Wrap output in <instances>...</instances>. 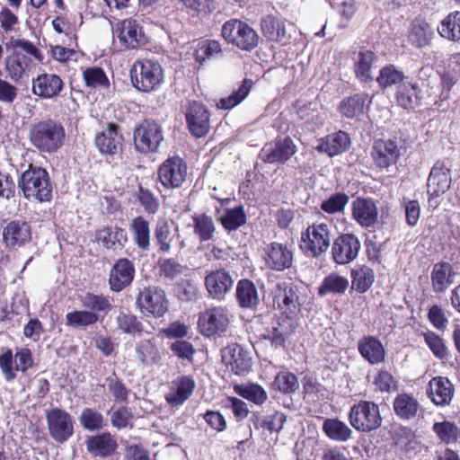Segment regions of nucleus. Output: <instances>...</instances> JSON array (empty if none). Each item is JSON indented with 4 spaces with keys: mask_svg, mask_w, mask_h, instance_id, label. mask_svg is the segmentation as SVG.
Listing matches in <instances>:
<instances>
[{
    "mask_svg": "<svg viewBox=\"0 0 460 460\" xmlns=\"http://www.w3.org/2000/svg\"><path fill=\"white\" fill-rule=\"evenodd\" d=\"M87 450L95 456H109L116 450L117 442L110 433L92 436L86 440Z\"/></svg>",
    "mask_w": 460,
    "mask_h": 460,
    "instance_id": "473e14b6",
    "label": "nucleus"
},
{
    "mask_svg": "<svg viewBox=\"0 0 460 460\" xmlns=\"http://www.w3.org/2000/svg\"><path fill=\"white\" fill-rule=\"evenodd\" d=\"M252 421L255 429H265L270 432H279L287 420L285 413L276 411L270 416L262 417L259 413H252Z\"/></svg>",
    "mask_w": 460,
    "mask_h": 460,
    "instance_id": "c03bdc74",
    "label": "nucleus"
},
{
    "mask_svg": "<svg viewBox=\"0 0 460 460\" xmlns=\"http://www.w3.org/2000/svg\"><path fill=\"white\" fill-rule=\"evenodd\" d=\"M31 239V226L25 220H12L3 229V241L7 248L15 249L24 246Z\"/></svg>",
    "mask_w": 460,
    "mask_h": 460,
    "instance_id": "6ab92c4d",
    "label": "nucleus"
},
{
    "mask_svg": "<svg viewBox=\"0 0 460 460\" xmlns=\"http://www.w3.org/2000/svg\"><path fill=\"white\" fill-rule=\"evenodd\" d=\"M433 31L429 23L423 19H415L411 23L408 32L410 43L418 49L429 44Z\"/></svg>",
    "mask_w": 460,
    "mask_h": 460,
    "instance_id": "c9c22d12",
    "label": "nucleus"
},
{
    "mask_svg": "<svg viewBox=\"0 0 460 460\" xmlns=\"http://www.w3.org/2000/svg\"><path fill=\"white\" fill-rule=\"evenodd\" d=\"M155 236L159 251L168 252L172 247V235L171 226L166 219H159L156 223Z\"/></svg>",
    "mask_w": 460,
    "mask_h": 460,
    "instance_id": "4d7b16f0",
    "label": "nucleus"
},
{
    "mask_svg": "<svg viewBox=\"0 0 460 460\" xmlns=\"http://www.w3.org/2000/svg\"><path fill=\"white\" fill-rule=\"evenodd\" d=\"M129 230L136 245L143 251L149 250L151 236L149 222L143 217L138 216L132 219Z\"/></svg>",
    "mask_w": 460,
    "mask_h": 460,
    "instance_id": "4c0bfd02",
    "label": "nucleus"
},
{
    "mask_svg": "<svg viewBox=\"0 0 460 460\" xmlns=\"http://www.w3.org/2000/svg\"><path fill=\"white\" fill-rule=\"evenodd\" d=\"M64 82L56 74L42 73L32 80V93L41 99H52L59 95Z\"/></svg>",
    "mask_w": 460,
    "mask_h": 460,
    "instance_id": "412c9836",
    "label": "nucleus"
},
{
    "mask_svg": "<svg viewBox=\"0 0 460 460\" xmlns=\"http://www.w3.org/2000/svg\"><path fill=\"white\" fill-rule=\"evenodd\" d=\"M296 152L294 141L289 137L278 138L266 144L260 152V158L264 163H285Z\"/></svg>",
    "mask_w": 460,
    "mask_h": 460,
    "instance_id": "2eb2a0df",
    "label": "nucleus"
},
{
    "mask_svg": "<svg viewBox=\"0 0 460 460\" xmlns=\"http://www.w3.org/2000/svg\"><path fill=\"white\" fill-rule=\"evenodd\" d=\"M432 429L438 438L446 444L455 442L459 433L457 427L453 422L447 420L435 422Z\"/></svg>",
    "mask_w": 460,
    "mask_h": 460,
    "instance_id": "680f3d73",
    "label": "nucleus"
},
{
    "mask_svg": "<svg viewBox=\"0 0 460 460\" xmlns=\"http://www.w3.org/2000/svg\"><path fill=\"white\" fill-rule=\"evenodd\" d=\"M403 78V73L396 69L394 66L390 65L380 70L379 75L376 77V81L380 87L386 88L402 83Z\"/></svg>",
    "mask_w": 460,
    "mask_h": 460,
    "instance_id": "052dcab7",
    "label": "nucleus"
},
{
    "mask_svg": "<svg viewBox=\"0 0 460 460\" xmlns=\"http://www.w3.org/2000/svg\"><path fill=\"white\" fill-rule=\"evenodd\" d=\"M438 33L451 40H460V11L449 13L438 28Z\"/></svg>",
    "mask_w": 460,
    "mask_h": 460,
    "instance_id": "09e8293b",
    "label": "nucleus"
},
{
    "mask_svg": "<svg viewBox=\"0 0 460 460\" xmlns=\"http://www.w3.org/2000/svg\"><path fill=\"white\" fill-rule=\"evenodd\" d=\"M80 302L84 308L97 314L101 312L107 313L112 306L107 297L93 293H86L82 296Z\"/></svg>",
    "mask_w": 460,
    "mask_h": 460,
    "instance_id": "6e6d98bb",
    "label": "nucleus"
},
{
    "mask_svg": "<svg viewBox=\"0 0 460 460\" xmlns=\"http://www.w3.org/2000/svg\"><path fill=\"white\" fill-rule=\"evenodd\" d=\"M360 248V241L356 235L342 234L334 239L332 243V260L340 265L349 264L358 257Z\"/></svg>",
    "mask_w": 460,
    "mask_h": 460,
    "instance_id": "ddd939ff",
    "label": "nucleus"
},
{
    "mask_svg": "<svg viewBox=\"0 0 460 460\" xmlns=\"http://www.w3.org/2000/svg\"><path fill=\"white\" fill-rule=\"evenodd\" d=\"M354 219L363 227H371L377 221L378 210L370 199L358 198L352 202Z\"/></svg>",
    "mask_w": 460,
    "mask_h": 460,
    "instance_id": "c756f323",
    "label": "nucleus"
},
{
    "mask_svg": "<svg viewBox=\"0 0 460 460\" xmlns=\"http://www.w3.org/2000/svg\"><path fill=\"white\" fill-rule=\"evenodd\" d=\"M361 357L371 365L383 363L385 359V349L381 341L375 336H364L358 342Z\"/></svg>",
    "mask_w": 460,
    "mask_h": 460,
    "instance_id": "cd10ccee",
    "label": "nucleus"
},
{
    "mask_svg": "<svg viewBox=\"0 0 460 460\" xmlns=\"http://www.w3.org/2000/svg\"><path fill=\"white\" fill-rule=\"evenodd\" d=\"M233 276L225 269H217L205 277L206 289L213 299L223 300L234 287Z\"/></svg>",
    "mask_w": 460,
    "mask_h": 460,
    "instance_id": "dca6fc26",
    "label": "nucleus"
},
{
    "mask_svg": "<svg viewBox=\"0 0 460 460\" xmlns=\"http://www.w3.org/2000/svg\"><path fill=\"white\" fill-rule=\"evenodd\" d=\"M115 34L119 41L128 49H137L143 41L142 28L136 20L126 19L117 24Z\"/></svg>",
    "mask_w": 460,
    "mask_h": 460,
    "instance_id": "bb28decb",
    "label": "nucleus"
},
{
    "mask_svg": "<svg viewBox=\"0 0 460 460\" xmlns=\"http://www.w3.org/2000/svg\"><path fill=\"white\" fill-rule=\"evenodd\" d=\"M186 120L190 132L195 137H202L208 133L209 112L203 104L198 102H190L186 111Z\"/></svg>",
    "mask_w": 460,
    "mask_h": 460,
    "instance_id": "a211bd4d",
    "label": "nucleus"
},
{
    "mask_svg": "<svg viewBox=\"0 0 460 460\" xmlns=\"http://www.w3.org/2000/svg\"><path fill=\"white\" fill-rule=\"evenodd\" d=\"M351 288L358 293L367 292L374 283L375 274L367 266H359L351 270Z\"/></svg>",
    "mask_w": 460,
    "mask_h": 460,
    "instance_id": "a18cd8bd",
    "label": "nucleus"
},
{
    "mask_svg": "<svg viewBox=\"0 0 460 460\" xmlns=\"http://www.w3.org/2000/svg\"><path fill=\"white\" fill-rule=\"evenodd\" d=\"M49 436L58 443H64L74 433V420L65 410L54 408L46 412Z\"/></svg>",
    "mask_w": 460,
    "mask_h": 460,
    "instance_id": "9b49d317",
    "label": "nucleus"
},
{
    "mask_svg": "<svg viewBox=\"0 0 460 460\" xmlns=\"http://www.w3.org/2000/svg\"><path fill=\"white\" fill-rule=\"evenodd\" d=\"M19 187L27 199L49 201L52 197V186L49 173L40 167L30 166L21 176Z\"/></svg>",
    "mask_w": 460,
    "mask_h": 460,
    "instance_id": "7ed1b4c3",
    "label": "nucleus"
},
{
    "mask_svg": "<svg viewBox=\"0 0 460 460\" xmlns=\"http://www.w3.org/2000/svg\"><path fill=\"white\" fill-rule=\"evenodd\" d=\"M420 90L416 83H402L397 88L398 104L404 109H413L419 105Z\"/></svg>",
    "mask_w": 460,
    "mask_h": 460,
    "instance_id": "ea45409f",
    "label": "nucleus"
},
{
    "mask_svg": "<svg viewBox=\"0 0 460 460\" xmlns=\"http://www.w3.org/2000/svg\"><path fill=\"white\" fill-rule=\"evenodd\" d=\"M292 261L293 253L287 245L272 243L267 247L265 261L269 268L283 270L291 266Z\"/></svg>",
    "mask_w": 460,
    "mask_h": 460,
    "instance_id": "c85d7f7f",
    "label": "nucleus"
},
{
    "mask_svg": "<svg viewBox=\"0 0 460 460\" xmlns=\"http://www.w3.org/2000/svg\"><path fill=\"white\" fill-rule=\"evenodd\" d=\"M349 199V196L343 192L334 193L323 200L320 208L328 214L341 213L344 210Z\"/></svg>",
    "mask_w": 460,
    "mask_h": 460,
    "instance_id": "0e129e2a",
    "label": "nucleus"
},
{
    "mask_svg": "<svg viewBox=\"0 0 460 460\" xmlns=\"http://www.w3.org/2000/svg\"><path fill=\"white\" fill-rule=\"evenodd\" d=\"M332 226L325 223H315L302 233L301 248L313 257L324 253L330 247Z\"/></svg>",
    "mask_w": 460,
    "mask_h": 460,
    "instance_id": "423d86ee",
    "label": "nucleus"
},
{
    "mask_svg": "<svg viewBox=\"0 0 460 460\" xmlns=\"http://www.w3.org/2000/svg\"><path fill=\"white\" fill-rule=\"evenodd\" d=\"M96 240L106 249L122 248L128 241L127 234L120 227H103L96 231Z\"/></svg>",
    "mask_w": 460,
    "mask_h": 460,
    "instance_id": "f704fd0d",
    "label": "nucleus"
},
{
    "mask_svg": "<svg viewBox=\"0 0 460 460\" xmlns=\"http://www.w3.org/2000/svg\"><path fill=\"white\" fill-rule=\"evenodd\" d=\"M222 51L221 45L217 40H207L199 44L195 51L196 61L200 65L207 59L214 58Z\"/></svg>",
    "mask_w": 460,
    "mask_h": 460,
    "instance_id": "69168bd1",
    "label": "nucleus"
},
{
    "mask_svg": "<svg viewBox=\"0 0 460 460\" xmlns=\"http://www.w3.org/2000/svg\"><path fill=\"white\" fill-rule=\"evenodd\" d=\"M296 326V321L291 316L283 315L277 320L272 328L264 335V338L270 341L273 347L284 348Z\"/></svg>",
    "mask_w": 460,
    "mask_h": 460,
    "instance_id": "5701e85b",
    "label": "nucleus"
},
{
    "mask_svg": "<svg viewBox=\"0 0 460 460\" xmlns=\"http://www.w3.org/2000/svg\"><path fill=\"white\" fill-rule=\"evenodd\" d=\"M263 36L270 41L286 45L291 40L292 24L287 28L285 22L273 15H267L261 21Z\"/></svg>",
    "mask_w": 460,
    "mask_h": 460,
    "instance_id": "4be33fe9",
    "label": "nucleus"
},
{
    "mask_svg": "<svg viewBox=\"0 0 460 460\" xmlns=\"http://www.w3.org/2000/svg\"><path fill=\"white\" fill-rule=\"evenodd\" d=\"M274 386L283 394H292L298 389L299 384L297 377L293 373L281 371L275 377Z\"/></svg>",
    "mask_w": 460,
    "mask_h": 460,
    "instance_id": "e2e57ef3",
    "label": "nucleus"
},
{
    "mask_svg": "<svg viewBox=\"0 0 460 460\" xmlns=\"http://www.w3.org/2000/svg\"><path fill=\"white\" fill-rule=\"evenodd\" d=\"M32 365V354L27 348L17 349L14 356L11 349L0 355V368L8 381L16 377L17 371L26 372Z\"/></svg>",
    "mask_w": 460,
    "mask_h": 460,
    "instance_id": "f8f14e48",
    "label": "nucleus"
},
{
    "mask_svg": "<svg viewBox=\"0 0 460 460\" xmlns=\"http://www.w3.org/2000/svg\"><path fill=\"white\" fill-rule=\"evenodd\" d=\"M452 267L449 263H437L431 272L432 286L435 292H443L452 283Z\"/></svg>",
    "mask_w": 460,
    "mask_h": 460,
    "instance_id": "49530a36",
    "label": "nucleus"
},
{
    "mask_svg": "<svg viewBox=\"0 0 460 460\" xmlns=\"http://www.w3.org/2000/svg\"><path fill=\"white\" fill-rule=\"evenodd\" d=\"M246 221V216L242 207L229 209L221 217L223 226L228 231H234L243 226Z\"/></svg>",
    "mask_w": 460,
    "mask_h": 460,
    "instance_id": "338daca9",
    "label": "nucleus"
},
{
    "mask_svg": "<svg viewBox=\"0 0 460 460\" xmlns=\"http://www.w3.org/2000/svg\"><path fill=\"white\" fill-rule=\"evenodd\" d=\"M230 323V313L225 306H213L201 312L198 326L200 332L207 337L221 335L226 332Z\"/></svg>",
    "mask_w": 460,
    "mask_h": 460,
    "instance_id": "1a4fd4ad",
    "label": "nucleus"
},
{
    "mask_svg": "<svg viewBox=\"0 0 460 460\" xmlns=\"http://www.w3.org/2000/svg\"><path fill=\"white\" fill-rule=\"evenodd\" d=\"M349 288V279L337 273H331L323 279L318 293L324 296L329 293L343 294Z\"/></svg>",
    "mask_w": 460,
    "mask_h": 460,
    "instance_id": "de8ad7c7",
    "label": "nucleus"
},
{
    "mask_svg": "<svg viewBox=\"0 0 460 460\" xmlns=\"http://www.w3.org/2000/svg\"><path fill=\"white\" fill-rule=\"evenodd\" d=\"M323 431L327 438L338 442H346L352 435L350 428L337 418L325 419L323 423Z\"/></svg>",
    "mask_w": 460,
    "mask_h": 460,
    "instance_id": "58836bf2",
    "label": "nucleus"
},
{
    "mask_svg": "<svg viewBox=\"0 0 460 460\" xmlns=\"http://www.w3.org/2000/svg\"><path fill=\"white\" fill-rule=\"evenodd\" d=\"M223 361L236 375H243L249 372L252 366L249 352L237 344L228 346L224 349Z\"/></svg>",
    "mask_w": 460,
    "mask_h": 460,
    "instance_id": "b1692460",
    "label": "nucleus"
},
{
    "mask_svg": "<svg viewBox=\"0 0 460 460\" xmlns=\"http://www.w3.org/2000/svg\"><path fill=\"white\" fill-rule=\"evenodd\" d=\"M118 329L123 333L135 335L142 332L143 324L137 317L128 311H120L116 318Z\"/></svg>",
    "mask_w": 460,
    "mask_h": 460,
    "instance_id": "5fc2aeb1",
    "label": "nucleus"
},
{
    "mask_svg": "<svg viewBox=\"0 0 460 460\" xmlns=\"http://www.w3.org/2000/svg\"><path fill=\"white\" fill-rule=\"evenodd\" d=\"M99 316L89 310H75L66 315V325L73 328H86L96 323Z\"/></svg>",
    "mask_w": 460,
    "mask_h": 460,
    "instance_id": "3c124183",
    "label": "nucleus"
},
{
    "mask_svg": "<svg viewBox=\"0 0 460 460\" xmlns=\"http://www.w3.org/2000/svg\"><path fill=\"white\" fill-rule=\"evenodd\" d=\"M428 394L437 405H447L453 398L454 386L447 377H434L429 383Z\"/></svg>",
    "mask_w": 460,
    "mask_h": 460,
    "instance_id": "7c9ffc66",
    "label": "nucleus"
},
{
    "mask_svg": "<svg viewBox=\"0 0 460 460\" xmlns=\"http://www.w3.org/2000/svg\"><path fill=\"white\" fill-rule=\"evenodd\" d=\"M158 180L167 189L182 186L188 175V166L180 156L167 158L158 168Z\"/></svg>",
    "mask_w": 460,
    "mask_h": 460,
    "instance_id": "9d476101",
    "label": "nucleus"
},
{
    "mask_svg": "<svg viewBox=\"0 0 460 460\" xmlns=\"http://www.w3.org/2000/svg\"><path fill=\"white\" fill-rule=\"evenodd\" d=\"M133 139L135 147L139 153L156 152L164 140L162 128L158 123L146 119L136 127Z\"/></svg>",
    "mask_w": 460,
    "mask_h": 460,
    "instance_id": "0eeeda50",
    "label": "nucleus"
},
{
    "mask_svg": "<svg viewBox=\"0 0 460 460\" xmlns=\"http://www.w3.org/2000/svg\"><path fill=\"white\" fill-rule=\"evenodd\" d=\"M196 384L192 377L181 376L172 380L165 400L172 406H180L192 394Z\"/></svg>",
    "mask_w": 460,
    "mask_h": 460,
    "instance_id": "a878e982",
    "label": "nucleus"
},
{
    "mask_svg": "<svg viewBox=\"0 0 460 460\" xmlns=\"http://www.w3.org/2000/svg\"><path fill=\"white\" fill-rule=\"evenodd\" d=\"M221 34L228 43L247 51L255 49L260 40L251 26L237 19L226 22L222 26Z\"/></svg>",
    "mask_w": 460,
    "mask_h": 460,
    "instance_id": "20e7f679",
    "label": "nucleus"
},
{
    "mask_svg": "<svg viewBox=\"0 0 460 460\" xmlns=\"http://www.w3.org/2000/svg\"><path fill=\"white\" fill-rule=\"evenodd\" d=\"M252 84V82L251 80L244 79L236 91L226 98H221L217 103V107L223 110H230L235 107L246 98Z\"/></svg>",
    "mask_w": 460,
    "mask_h": 460,
    "instance_id": "864d4df0",
    "label": "nucleus"
},
{
    "mask_svg": "<svg viewBox=\"0 0 460 460\" xmlns=\"http://www.w3.org/2000/svg\"><path fill=\"white\" fill-rule=\"evenodd\" d=\"M132 85L142 93L159 90L164 81V73L159 62L152 59L136 61L130 69Z\"/></svg>",
    "mask_w": 460,
    "mask_h": 460,
    "instance_id": "f257e3e1",
    "label": "nucleus"
},
{
    "mask_svg": "<svg viewBox=\"0 0 460 460\" xmlns=\"http://www.w3.org/2000/svg\"><path fill=\"white\" fill-rule=\"evenodd\" d=\"M134 277V263L126 258L119 259L110 270L109 286L111 290L120 292L132 283Z\"/></svg>",
    "mask_w": 460,
    "mask_h": 460,
    "instance_id": "aec40b11",
    "label": "nucleus"
},
{
    "mask_svg": "<svg viewBox=\"0 0 460 460\" xmlns=\"http://www.w3.org/2000/svg\"><path fill=\"white\" fill-rule=\"evenodd\" d=\"M394 411L398 418L410 420L418 416L420 404L416 398L408 394H400L394 400Z\"/></svg>",
    "mask_w": 460,
    "mask_h": 460,
    "instance_id": "e433bc0d",
    "label": "nucleus"
},
{
    "mask_svg": "<svg viewBox=\"0 0 460 460\" xmlns=\"http://www.w3.org/2000/svg\"><path fill=\"white\" fill-rule=\"evenodd\" d=\"M286 313L295 314L302 304L299 288L296 286H286L279 296Z\"/></svg>",
    "mask_w": 460,
    "mask_h": 460,
    "instance_id": "603ef678",
    "label": "nucleus"
},
{
    "mask_svg": "<svg viewBox=\"0 0 460 460\" xmlns=\"http://www.w3.org/2000/svg\"><path fill=\"white\" fill-rule=\"evenodd\" d=\"M122 137L118 133V127L109 123L106 129L95 137V145L102 154H115L119 148Z\"/></svg>",
    "mask_w": 460,
    "mask_h": 460,
    "instance_id": "2f4dec72",
    "label": "nucleus"
},
{
    "mask_svg": "<svg viewBox=\"0 0 460 460\" xmlns=\"http://www.w3.org/2000/svg\"><path fill=\"white\" fill-rule=\"evenodd\" d=\"M451 185V172L450 169L442 161L435 163L430 170L427 189L429 195V203L430 205H438V202H433L435 199L444 194Z\"/></svg>",
    "mask_w": 460,
    "mask_h": 460,
    "instance_id": "4468645a",
    "label": "nucleus"
},
{
    "mask_svg": "<svg viewBox=\"0 0 460 460\" xmlns=\"http://www.w3.org/2000/svg\"><path fill=\"white\" fill-rule=\"evenodd\" d=\"M423 337L426 344L436 358L444 359L447 357L448 351L441 337L433 332H424Z\"/></svg>",
    "mask_w": 460,
    "mask_h": 460,
    "instance_id": "774afa93",
    "label": "nucleus"
},
{
    "mask_svg": "<svg viewBox=\"0 0 460 460\" xmlns=\"http://www.w3.org/2000/svg\"><path fill=\"white\" fill-rule=\"evenodd\" d=\"M137 307L145 315L162 317L168 311V300L164 290L158 287H147L139 291Z\"/></svg>",
    "mask_w": 460,
    "mask_h": 460,
    "instance_id": "6e6552de",
    "label": "nucleus"
},
{
    "mask_svg": "<svg viewBox=\"0 0 460 460\" xmlns=\"http://www.w3.org/2000/svg\"><path fill=\"white\" fill-rule=\"evenodd\" d=\"M350 425L358 431L371 432L382 424L379 407L370 401H359L349 412Z\"/></svg>",
    "mask_w": 460,
    "mask_h": 460,
    "instance_id": "39448f33",
    "label": "nucleus"
},
{
    "mask_svg": "<svg viewBox=\"0 0 460 460\" xmlns=\"http://www.w3.org/2000/svg\"><path fill=\"white\" fill-rule=\"evenodd\" d=\"M63 126L52 119L38 122L30 130V140L41 152L53 153L59 149L65 139Z\"/></svg>",
    "mask_w": 460,
    "mask_h": 460,
    "instance_id": "f03ea898",
    "label": "nucleus"
},
{
    "mask_svg": "<svg viewBox=\"0 0 460 460\" xmlns=\"http://www.w3.org/2000/svg\"><path fill=\"white\" fill-rule=\"evenodd\" d=\"M194 232L201 242L213 238L216 227L212 218L205 214L193 217Z\"/></svg>",
    "mask_w": 460,
    "mask_h": 460,
    "instance_id": "13d9d810",
    "label": "nucleus"
},
{
    "mask_svg": "<svg viewBox=\"0 0 460 460\" xmlns=\"http://www.w3.org/2000/svg\"><path fill=\"white\" fill-rule=\"evenodd\" d=\"M32 66V59L28 55L13 51L4 59V70L7 77L14 82H20L28 75Z\"/></svg>",
    "mask_w": 460,
    "mask_h": 460,
    "instance_id": "393cba45",
    "label": "nucleus"
},
{
    "mask_svg": "<svg viewBox=\"0 0 460 460\" xmlns=\"http://www.w3.org/2000/svg\"><path fill=\"white\" fill-rule=\"evenodd\" d=\"M371 155L378 168L387 169L398 162L401 147L394 140L377 139L374 142Z\"/></svg>",
    "mask_w": 460,
    "mask_h": 460,
    "instance_id": "f3484780",
    "label": "nucleus"
},
{
    "mask_svg": "<svg viewBox=\"0 0 460 460\" xmlns=\"http://www.w3.org/2000/svg\"><path fill=\"white\" fill-rule=\"evenodd\" d=\"M79 420L85 429L91 431L101 429L105 425L103 416L99 411L91 408L83 410Z\"/></svg>",
    "mask_w": 460,
    "mask_h": 460,
    "instance_id": "bf43d9fd",
    "label": "nucleus"
},
{
    "mask_svg": "<svg viewBox=\"0 0 460 460\" xmlns=\"http://www.w3.org/2000/svg\"><path fill=\"white\" fill-rule=\"evenodd\" d=\"M350 146L349 135L343 131H339L323 138L317 146L319 152L326 153L330 156H334L345 152Z\"/></svg>",
    "mask_w": 460,
    "mask_h": 460,
    "instance_id": "72a5a7b5",
    "label": "nucleus"
},
{
    "mask_svg": "<svg viewBox=\"0 0 460 460\" xmlns=\"http://www.w3.org/2000/svg\"><path fill=\"white\" fill-rule=\"evenodd\" d=\"M236 298L241 307L252 308L258 305L259 296L254 284L248 279H242L236 287Z\"/></svg>",
    "mask_w": 460,
    "mask_h": 460,
    "instance_id": "37998d69",
    "label": "nucleus"
},
{
    "mask_svg": "<svg viewBox=\"0 0 460 460\" xmlns=\"http://www.w3.org/2000/svg\"><path fill=\"white\" fill-rule=\"evenodd\" d=\"M368 98L367 93H358L344 99L339 106L340 111L347 118H354L363 113Z\"/></svg>",
    "mask_w": 460,
    "mask_h": 460,
    "instance_id": "8fccbe9b",
    "label": "nucleus"
},
{
    "mask_svg": "<svg viewBox=\"0 0 460 460\" xmlns=\"http://www.w3.org/2000/svg\"><path fill=\"white\" fill-rule=\"evenodd\" d=\"M376 59V56L371 50L363 49L358 52L354 64V71L358 79L364 83L373 80L371 67Z\"/></svg>",
    "mask_w": 460,
    "mask_h": 460,
    "instance_id": "a19ab883",
    "label": "nucleus"
},
{
    "mask_svg": "<svg viewBox=\"0 0 460 460\" xmlns=\"http://www.w3.org/2000/svg\"><path fill=\"white\" fill-rule=\"evenodd\" d=\"M137 359L146 367L158 364L161 360L160 351L154 340H142L136 346Z\"/></svg>",
    "mask_w": 460,
    "mask_h": 460,
    "instance_id": "79ce46f5",
    "label": "nucleus"
}]
</instances>
